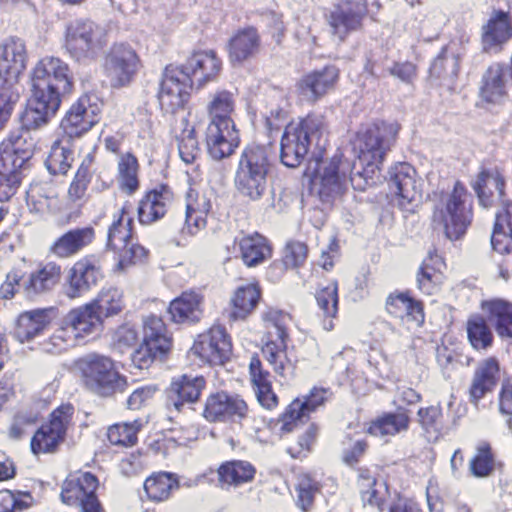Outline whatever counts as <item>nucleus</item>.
<instances>
[{
	"mask_svg": "<svg viewBox=\"0 0 512 512\" xmlns=\"http://www.w3.org/2000/svg\"><path fill=\"white\" fill-rule=\"evenodd\" d=\"M107 31L88 19H75L66 26L65 48L78 62L93 60L107 45Z\"/></svg>",
	"mask_w": 512,
	"mask_h": 512,
	"instance_id": "obj_8",
	"label": "nucleus"
},
{
	"mask_svg": "<svg viewBox=\"0 0 512 512\" xmlns=\"http://www.w3.org/2000/svg\"><path fill=\"white\" fill-rule=\"evenodd\" d=\"M254 467L245 461L226 462L218 469L219 481L227 484L238 485L253 479Z\"/></svg>",
	"mask_w": 512,
	"mask_h": 512,
	"instance_id": "obj_57",
	"label": "nucleus"
},
{
	"mask_svg": "<svg viewBox=\"0 0 512 512\" xmlns=\"http://www.w3.org/2000/svg\"><path fill=\"white\" fill-rule=\"evenodd\" d=\"M261 38L256 28L239 29L228 42V57L232 65H241L260 51Z\"/></svg>",
	"mask_w": 512,
	"mask_h": 512,
	"instance_id": "obj_30",
	"label": "nucleus"
},
{
	"mask_svg": "<svg viewBox=\"0 0 512 512\" xmlns=\"http://www.w3.org/2000/svg\"><path fill=\"white\" fill-rule=\"evenodd\" d=\"M410 417L407 410L399 407L396 412H388L373 420L367 432L376 437L395 436L409 429Z\"/></svg>",
	"mask_w": 512,
	"mask_h": 512,
	"instance_id": "obj_41",
	"label": "nucleus"
},
{
	"mask_svg": "<svg viewBox=\"0 0 512 512\" xmlns=\"http://www.w3.org/2000/svg\"><path fill=\"white\" fill-rule=\"evenodd\" d=\"M22 276V294L29 300H36L50 293L58 284L61 278V267L54 262H49Z\"/></svg>",
	"mask_w": 512,
	"mask_h": 512,
	"instance_id": "obj_25",
	"label": "nucleus"
},
{
	"mask_svg": "<svg viewBox=\"0 0 512 512\" xmlns=\"http://www.w3.org/2000/svg\"><path fill=\"white\" fill-rule=\"evenodd\" d=\"M491 246L500 254L512 253V202L505 203L496 214Z\"/></svg>",
	"mask_w": 512,
	"mask_h": 512,
	"instance_id": "obj_40",
	"label": "nucleus"
},
{
	"mask_svg": "<svg viewBox=\"0 0 512 512\" xmlns=\"http://www.w3.org/2000/svg\"><path fill=\"white\" fill-rule=\"evenodd\" d=\"M481 309L488 316L490 325L498 337L512 345V302L504 299L482 301Z\"/></svg>",
	"mask_w": 512,
	"mask_h": 512,
	"instance_id": "obj_31",
	"label": "nucleus"
},
{
	"mask_svg": "<svg viewBox=\"0 0 512 512\" xmlns=\"http://www.w3.org/2000/svg\"><path fill=\"white\" fill-rule=\"evenodd\" d=\"M143 342L154 344L158 349L168 352L171 347V338L167 334L163 320L155 315H150L144 320Z\"/></svg>",
	"mask_w": 512,
	"mask_h": 512,
	"instance_id": "obj_53",
	"label": "nucleus"
},
{
	"mask_svg": "<svg viewBox=\"0 0 512 512\" xmlns=\"http://www.w3.org/2000/svg\"><path fill=\"white\" fill-rule=\"evenodd\" d=\"M240 143L235 126L208 124L206 130L207 152L211 158L220 161L231 156Z\"/></svg>",
	"mask_w": 512,
	"mask_h": 512,
	"instance_id": "obj_27",
	"label": "nucleus"
},
{
	"mask_svg": "<svg viewBox=\"0 0 512 512\" xmlns=\"http://www.w3.org/2000/svg\"><path fill=\"white\" fill-rule=\"evenodd\" d=\"M357 484L364 504L378 507L381 506L383 500V493L381 489L385 487V484L383 482H378L369 469H359Z\"/></svg>",
	"mask_w": 512,
	"mask_h": 512,
	"instance_id": "obj_54",
	"label": "nucleus"
},
{
	"mask_svg": "<svg viewBox=\"0 0 512 512\" xmlns=\"http://www.w3.org/2000/svg\"><path fill=\"white\" fill-rule=\"evenodd\" d=\"M94 157L88 154L79 166L72 183L70 184L68 195L72 201H78L85 197L88 185L93 176Z\"/></svg>",
	"mask_w": 512,
	"mask_h": 512,
	"instance_id": "obj_61",
	"label": "nucleus"
},
{
	"mask_svg": "<svg viewBox=\"0 0 512 512\" xmlns=\"http://www.w3.org/2000/svg\"><path fill=\"white\" fill-rule=\"evenodd\" d=\"M206 386L203 376L182 375L174 379L167 390L166 406L171 412H181L185 405L195 403Z\"/></svg>",
	"mask_w": 512,
	"mask_h": 512,
	"instance_id": "obj_24",
	"label": "nucleus"
},
{
	"mask_svg": "<svg viewBox=\"0 0 512 512\" xmlns=\"http://www.w3.org/2000/svg\"><path fill=\"white\" fill-rule=\"evenodd\" d=\"M356 163L336 153L329 160H316L311 189L324 204H332L347 191Z\"/></svg>",
	"mask_w": 512,
	"mask_h": 512,
	"instance_id": "obj_6",
	"label": "nucleus"
},
{
	"mask_svg": "<svg viewBox=\"0 0 512 512\" xmlns=\"http://www.w3.org/2000/svg\"><path fill=\"white\" fill-rule=\"evenodd\" d=\"M271 167L268 147L254 144L246 146L240 154L234 175V187L238 195L252 202L261 200L268 188Z\"/></svg>",
	"mask_w": 512,
	"mask_h": 512,
	"instance_id": "obj_2",
	"label": "nucleus"
},
{
	"mask_svg": "<svg viewBox=\"0 0 512 512\" xmlns=\"http://www.w3.org/2000/svg\"><path fill=\"white\" fill-rule=\"evenodd\" d=\"M125 213V207H123L118 218L110 225L106 244L108 249L117 254V265L120 269L141 262L147 256V250L143 246L132 243V219H124Z\"/></svg>",
	"mask_w": 512,
	"mask_h": 512,
	"instance_id": "obj_11",
	"label": "nucleus"
},
{
	"mask_svg": "<svg viewBox=\"0 0 512 512\" xmlns=\"http://www.w3.org/2000/svg\"><path fill=\"white\" fill-rule=\"evenodd\" d=\"M509 74L507 66L502 63H493L482 76L480 95L483 100L498 103L505 95Z\"/></svg>",
	"mask_w": 512,
	"mask_h": 512,
	"instance_id": "obj_37",
	"label": "nucleus"
},
{
	"mask_svg": "<svg viewBox=\"0 0 512 512\" xmlns=\"http://www.w3.org/2000/svg\"><path fill=\"white\" fill-rule=\"evenodd\" d=\"M473 188L483 207H490L494 202V193L502 199L505 195V180L497 168L482 169Z\"/></svg>",
	"mask_w": 512,
	"mask_h": 512,
	"instance_id": "obj_38",
	"label": "nucleus"
},
{
	"mask_svg": "<svg viewBox=\"0 0 512 512\" xmlns=\"http://www.w3.org/2000/svg\"><path fill=\"white\" fill-rule=\"evenodd\" d=\"M211 209V204L206 198H202L196 203L186 205L184 224L181 227V233L184 235H195L206 226V215Z\"/></svg>",
	"mask_w": 512,
	"mask_h": 512,
	"instance_id": "obj_51",
	"label": "nucleus"
},
{
	"mask_svg": "<svg viewBox=\"0 0 512 512\" xmlns=\"http://www.w3.org/2000/svg\"><path fill=\"white\" fill-rule=\"evenodd\" d=\"M74 161V153L62 141H55L45 161L48 171L52 175H65Z\"/></svg>",
	"mask_w": 512,
	"mask_h": 512,
	"instance_id": "obj_56",
	"label": "nucleus"
},
{
	"mask_svg": "<svg viewBox=\"0 0 512 512\" xmlns=\"http://www.w3.org/2000/svg\"><path fill=\"white\" fill-rule=\"evenodd\" d=\"M26 48L19 38L0 46V130L9 119L19 92L14 88L26 67Z\"/></svg>",
	"mask_w": 512,
	"mask_h": 512,
	"instance_id": "obj_4",
	"label": "nucleus"
},
{
	"mask_svg": "<svg viewBox=\"0 0 512 512\" xmlns=\"http://www.w3.org/2000/svg\"><path fill=\"white\" fill-rule=\"evenodd\" d=\"M55 317L53 307L25 311L17 319L14 335L21 343L31 341L42 335Z\"/></svg>",
	"mask_w": 512,
	"mask_h": 512,
	"instance_id": "obj_28",
	"label": "nucleus"
},
{
	"mask_svg": "<svg viewBox=\"0 0 512 512\" xmlns=\"http://www.w3.org/2000/svg\"><path fill=\"white\" fill-rule=\"evenodd\" d=\"M78 365L86 387L99 396H114L124 393L128 388L127 378L116 370L109 357L88 354L78 361Z\"/></svg>",
	"mask_w": 512,
	"mask_h": 512,
	"instance_id": "obj_7",
	"label": "nucleus"
},
{
	"mask_svg": "<svg viewBox=\"0 0 512 512\" xmlns=\"http://www.w3.org/2000/svg\"><path fill=\"white\" fill-rule=\"evenodd\" d=\"M316 302L324 316L323 327L326 331L333 329V318L338 312V285L336 281L331 282L326 287L317 290L315 294Z\"/></svg>",
	"mask_w": 512,
	"mask_h": 512,
	"instance_id": "obj_50",
	"label": "nucleus"
},
{
	"mask_svg": "<svg viewBox=\"0 0 512 512\" xmlns=\"http://www.w3.org/2000/svg\"><path fill=\"white\" fill-rule=\"evenodd\" d=\"M175 67L182 71L183 75L189 76L193 86L201 88L206 83L216 80L222 62L214 50H203L194 52L185 64Z\"/></svg>",
	"mask_w": 512,
	"mask_h": 512,
	"instance_id": "obj_21",
	"label": "nucleus"
},
{
	"mask_svg": "<svg viewBox=\"0 0 512 512\" xmlns=\"http://www.w3.org/2000/svg\"><path fill=\"white\" fill-rule=\"evenodd\" d=\"M325 393L324 389L314 388L304 401L294 400L282 415L281 431L289 433L302 424L304 418H308L309 413L324 403Z\"/></svg>",
	"mask_w": 512,
	"mask_h": 512,
	"instance_id": "obj_32",
	"label": "nucleus"
},
{
	"mask_svg": "<svg viewBox=\"0 0 512 512\" xmlns=\"http://www.w3.org/2000/svg\"><path fill=\"white\" fill-rule=\"evenodd\" d=\"M366 13V4L360 0H346L335 5L328 16L333 35L342 42L362 25Z\"/></svg>",
	"mask_w": 512,
	"mask_h": 512,
	"instance_id": "obj_20",
	"label": "nucleus"
},
{
	"mask_svg": "<svg viewBox=\"0 0 512 512\" xmlns=\"http://www.w3.org/2000/svg\"><path fill=\"white\" fill-rule=\"evenodd\" d=\"M102 277L100 267L94 262L80 260L69 271L65 294L71 299L81 297L95 287Z\"/></svg>",
	"mask_w": 512,
	"mask_h": 512,
	"instance_id": "obj_26",
	"label": "nucleus"
},
{
	"mask_svg": "<svg viewBox=\"0 0 512 512\" xmlns=\"http://www.w3.org/2000/svg\"><path fill=\"white\" fill-rule=\"evenodd\" d=\"M239 247L242 260L248 267L257 266L272 255V248L268 240L259 233L242 237Z\"/></svg>",
	"mask_w": 512,
	"mask_h": 512,
	"instance_id": "obj_42",
	"label": "nucleus"
},
{
	"mask_svg": "<svg viewBox=\"0 0 512 512\" xmlns=\"http://www.w3.org/2000/svg\"><path fill=\"white\" fill-rule=\"evenodd\" d=\"M260 297V289L255 284L239 287L232 299L233 310L229 313V318L245 319L256 308Z\"/></svg>",
	"mask_w": 512,
	"mask_h": 512,
	"instance_id": "obj_48",
	"label": "nucleus"
},
{
	"mask_svg": "<svg viewBox=\"0 0 512 512\" xmlns=\"http://www.w3.org/2000/svg\"><path fill=\"white\" fill-rule=\"evenodd\" d=\"M470 195L465 186L456 181L451 193L442 197L435 205L433 223L441 226L445 236L451 240L460 239L472 222Z\"/></svg>",
	"mask_w": 512,
	"mask_h": 512,
	"instance_id": "obj_5",
	"label": "nucleus"
},
{
	"mask_svg": "<svg viewBox=\"0 0 512 512\" xmlns=\"http://www.w3.org/2000/svg\"><path fill=\"white\" fill-rule=\"evenodd\" d=\"M173 198L172 190L166 185L147 192L138 205L139 222L148 225L164 217Z\"/></svg>",
	"mask_w": 512,
	"mask_h": 512,
	"instance_id": "obj_29",
	"label": "nucleus"
},
{
	"mask_svg": "<svg viewBox=\"0 0 512 512\" xmlns=\"http://www.w3.org/2000/svg\"><path fill=\"white\" fill-rule=\"evenodd\" d=\"M73 412L71 404L61 405L52 412L50 422L42 425L31 440V450L34 454L55 450L65 437Z\"/></svg>",
	"mask_w": 512,
	"mask_h": 512,
	"instance_id": "obj_17",
	"label": "nucleus"
},
{
	"mask_svg": "<svg viewBox=\"0 0 512 512\" xmlns=\"http://www.w3.org/2000/svg\"><path fill=\"white\" fill-rule=\"evenodd\" d=\"M327 127L324 117L310 114L299 123H289L285 126L280 143V160L290 168L298 167L309 147L315 143L319 149H324L327 139Z\"/></svg>",
	"mask_w": 512,
	"mask_h": 512,
	"instance_id": "obj_3",
	"label": "nucleus"
},
{
	"mask_svg": "<svg viewBox=\"0 0 512 512\" xmlns=\"http://www.w3.org/2000/svg\"><path fill=\"white\" fill-rule=\"evenodd\" d=\"M180 124L183 129L181 134L177 136L179 155L186 164H191L200 154L199 144L194 128H188L189 123L186 116L181 117Z\"/></svg>",
	"mask_w": 512,
	"mask_h": 512,
	"instance_id": "obj_60",
	"label": "nucleus"
},
{
	"mask_svg": "<svg viewBox=\"0 0 512 512\" xmlns=\"http://www.w3.org/2000/svg\"><path fill=\"white\" fill-rule=\"evenodd\" d=\"M1 143L12 150L13 153L21 155L23 159H28L29 161L33 157L36 147V141L31 135V131L22 126L10 132L8 137Z\"/></svg>",
	"mask_w": 512,
	"mask_h": 512,
	"instance_id": "obj_59",
	"label": "nucleus"
},
{
	"mask_svg": "<svg viewBox=\"0 0 512 512\" xmlns=\"http://www.w3.org/2000/svg\"><path fill=\"white\" fill-rule=\"evenodd\" d=\"M193 88L189 76L173 65H168L163 73L158 93L159 104L163 112L175 114L187 103Z\"/></svg>",
	"mask_w": 512,
	"mask_h": 512,
	"instance_id": "obj_13",
	"label": "nucleus"
},
{
	"mask_svg": "<svg viewBox=\"0 0 512 512\" xmlns=\"http://www.w3.org/2000/svg\"><path fill=\"white\" fill-rule=\"evenodd\" d=\"M235 99L233 93L227 90L215 92L207 106L210 123L217 125L235 126L231 118L234 111Z\"/></svg>",
	"mask_w": 512,
	"mask_h": 512,
	"instance_id": "obj_45",
	"label": "nucleus"
},
{
	"mask_svg": "<svg viewBox=\"0 0 512 512\" xmlns=\"http://www.w3.org/2000/svg\"><path fill=\"white\" fill-rule=\"evenodd\" d=\"M248 415V405L242 398L223 391L211 394L203 411L204 418L209 422L241 423Z\"/></svg>",
	"mask_w": 512,
	"mask_h": 512,
	"instance_id": "obj_18",
	"label": "nucleus"
},
{
	"mask_svg": "<svg viewBox=\"0 0 512 512\" xmlns=\"http://www.w3.org/2000/svg\"><path fill=\"white\" fill-rule=\"evenodd\" d=\"M179 488L178 477L170 472H158L144 482V490L151 501L162 502Z\"/></svg>",
	"mask_w": 512,
	"mask_h": 512,
	"instance_id": "obj_44",
	"label": "nucleus"
},
{
	"mask_svg": "<svg viewBox=\"0 0 512 512\" xmlns=\"http://www.w3.org/2000/svg\"><path fill=\"white\" fill-rule=\"evenodd\" d=\"M139 64V58L131 46L124 43L113 45L105 58V72L111 86L122 88L129 85Z\"/></svg>",
	"mask_w": 512,
	"mask_h": 512,
	"instance_id": "obj_14",
	"label": "nucleus"
},
{
	"mask_svg": "<svg viewBox=\"0 0 512 512\" xmlns=\"http://www.w3.org/2000/svg\"><path fill=\"white\" fill-rule=\"evenodd\" d=\"M360 170L355 173L352 171L350 176V184L355 190L364 191L367 186L374 185L379 180L380 165L383 161L368 159L361 161L358 159Z\"/></svg>",
	"mask_w": 512,
	"mask_h": 512,
	"instance_id": "obj_62",
	"label": "nucleus"
},
{
	"mask_svg": "<svg viewBox=\"0 0 512 512\" xmlns=\"http://www.w3.org/2000/svg\"><path fill=\"white\" fill-rule=\"evenodd\" d=\"M141 424L138 421L133 423L115 424L109 427L107 438L112 445L124 447L133 446L137 442V433Z\"/></svg>",
	"mask_w": 512,
	"mask_h": 512,
	"instance_id": "obj_63",
	"label": "nucleus"
},
{
	"mask_svg": "<svg viewBox=\"0 0 512 512\" xmlns=\"http://www.w3.org/2000/svg\"><path fill=\"white\" fill-rule=\"evenodd\" d=\"M56 196L57 193L50 184L34 183L27 191V204L31 211L43 214L51 210Z\"/></svg>",
	"mask_w": 512,
	"mask_h": 512,
	"instance_id": "obj_55",
	"label": "nucleus"
},
{
	"mask_svg": "<svg viewBox=\"0 0 512 512\" xmlns=\"http://www.w3.org/2000/svg\"><path fill=\"white\" fill-rule=\"evenodd\" d=\"M386 310L398 318H410L422 323L424 321L423 305L412 298L408 292L390 294L386 300Z\"/></svg>",
	"mask_w": 512,
	"mask_h": 512,
	"instance_id": "obj_43",
	"label": "nucleus"
},
{
	"mask_svg": "<svg viewBox=\"0 0 512 512\" xmlns=\"http://www.w3.org/2000/svg\"><path fill=\"white\" fill-rule=\"evenodd\" d=\"M103 318L91 303L72 310L66 318L72 327L74 337L99 334L103 327Z\"/></svg>",
	"mask_w": 512,
	"mask_h": 512,
	"instance_id": "obj_39",
	"label": "nucleus"
},
{
	"mask_svg": "<svg viewBox=\"0 0 512 512\" xmlns=\"http://www.w3.org/2000/svg\"><path fill=\"white\" fill-rule=\"evenodd\" d=\"M339 78V69L327 65L304 75L296 84L299 94L309 102H316L332 90Z\"/></svg>",
	"mask_w": 512,
	"mask_h": 512,
	"instance_id": "obj_23",
	"label": "nucleus"
},
{
	"mask_svg": "<svg viewBox=\"0 0 512 512\" xmlns=\"http://www.w3.org/2000/svg\"><path fill=\"white\" fill-rule=\"evenodd\" d=\"M510 25L503 12L488 21L482 29V46L485 52L496 50L510 38Z\"/></svg>",
	"mask_w": 512,
	"mask_h": 512,
	"instance_id": "obj_47",
	"label": "nucleus"
},
{
	"mask_svg": "<svg viewBox=\"0 0 512 512\" xmlns=\"http://www.w3.org/2000/svg\"><path fill=\"white\" fill-rule=\"evenodd\" d=\"M100 111L97 96L85 94L70 107L61 121V128L69 138L80 137L98 123Z\"/></svg>",
	"mask_w": 512,
	"mask_h": 512,
	"instance_id": "obj_15",
	"label": "nucleus"
},
{
	"mask_svg": "<svg viewBox=\"0 0 512 512\" xmlns=\"http://www.w3.org/2000/svg\"><path fill=\"white\" fill-rule=\"evenodd\" d=\"M499 380V363L493 358L483 360L475 369L469 388V399L474 405L492 392Z\"/></svg>",
	"mask_w": 512,
	"mask_h": 512,
	"instance_id": "obj_33",
	"label": "nucleus"
},
{
	"mask_svg": "<svg viewBox=\"0 0 512 512\" xmlns=\"http://www.w3.org/2000/svg\"><path fill=\"white\" fill-rule=\"evenodd\" d=\"M73 88L69 67L59 58L40 60L31 75V97L21 115V126L32 131L47 125L58 111L62 96Z\"/></svg>",
	"mask_w": 512,
	"mask_h": 512,
	"instance_id": "obj_1",
	"label": "nucleus"
},
{
	"mask_svg": "<svg viewBox=\"0 0 512 512\" xmlns=\"http://www.w3.org/2000/svg\"><path fill=\"white\" fill-rule=\"evenodd\" d=\"M99 482L90 472L67 478L61 491V500L68 505L78 504L80 512H105L96 490Z\"/></svg>",
	"mask_w": 512,
	"mask_h": 512,
	"instance_id": "obj_12",
	"label": "nucleus"
},
{
	"mask_svg": "<svg viewBox=\"0 0 512 512\" xmlns=\"http://www.w3.org/2000/svg\"><path fill=\"white\" fill-rule=\"evenodd\" d=\"M469 469L471 474L478 478L487 477L492 473L494 457L487 442H482L477 446V454L471 459Z\"/></svg>",
	"mask_w": 512,
	"mask_h": 512,
	"instance_id": "obj_64",
	"label": "nucleus"
},
{
	"mask_svg": "<svg viewBox=\"0 0 512 512\" xmlns=\"http://www.w3.org/2000/svg\"><path fill=\"white\" fill-rule=\"evenodd\" d=\"M460 54L443 47L429 69V79L435 86H450L458 75Z\"/></svg>",
	"mask_w": 512,
	"mask_h": 512,
	"instance_id": "obj_36",
	"label": "nucleus"
},
{
	"mask_svg": "<svg viewBox=\"0 0 512 512\" xmlns=\"http://www.w3.org/2000/svg\"><path fill=\"white\" fill-rule=\"evenodd\" d=\"M388 185L398 196V205L403 210L413 211L414 205L421 200V184L415 168L409 163L400 162L390 168Z\"/></svg>",
	"mask_w": 512,
	"mask_h": 512,
	"instance_id": "obj_16",
	"label": "nucleus"
},
{
	"mask_svg": "<svg viewBox=\"0 0 512 512\" xmlns=\"http://www.w3.org/2000/svg\"><path fill=\"white\" fill-rule=\"evenodd\" d=\"M441 264V258L436 254L429 252L428 257L424 259L420 266L417 275L416 282L418 289L424 294L431 295L437 288V284L440 282L439 267Z\"/></svg>",
	"mask_w": 512,
	"mask_h": 512,
	"instance_id": "obj_49",
	"label": "nucleus"
},
{
	"mask_svg": "<svg viewBox=\"0 0 512 512\" xmlns=\"http://www.w3.org/2000/svg\"><path fill=\"white\" fill-rule=\"evenodd\" d=\"M137 172V158L131 153L123 154L118 162V181L122 191L132 194L138 189Z\"/></svg>",
	"mask_w": 512,
	"mask_h": 512,
	"instance_id": "obj_58",
	"label": "nucleus"
},
{
	"mask_svg": "<svg viewBox=\"0 0 512 512\" xmlns=\"http://www.w3.org/2000/svg\"><path fill=\"white\" fill-rule=\"evenodd\" d=\"M399 125L395 123H374L358 131L353 148L358 159L383 161L386 152L395 143Z\"/></svg>",
	"mask_w": 512,
	"mask_h": 512,
	"instance_id": "obj_10",
	"label": "nucleus"
},
{
	"mask_svg": "<svg viewBox=\"0 0 512 512\" xmlns=\"http://www.w3.org/2000/svg\"><path fill=\"white\" fill-rule=\"evenodd\" d=\"M192 350L202 360L212 365H222L230 357L232 344L225 328L216 325L198 336Z\"/></svg>",
	"mask_w": 512,
	"mask_h": 512,
	"instance_id": "obj_19",
	"label": "nucleus"
},
{
	"mask_svg": "<svg viewBox=\"0 0 512 512\" xmlns=\"http://www.w3.org/2000/svg\"><path fill=\"white\" fill-rule=\"evenodd\" d=\"M29 165L28 159L13 153L0 144V201L9 200L16 192L22 179V172Z\"/></svg>",
	"mask_w": 512,
	"mask_h": 512,
	"instance_id": "obj_22",
	"label": "nucleus"
},
{
	"mask_svg": "<svg viewBox=\"0 0 512 512\" xmlns=\"http://www.w3.org/2000/svg\"><path fill=\"white\" fill-rule=\"evenodd\" d=\"M94 239L95 230L91 226L71 229L52 244L50 252L61 258L71 257L90 245Z\"/></svg>",
	"mask_w": 512,
	"mask_h": 512,
	"instance_id": "obj_35",
	"label": "nucleus"
},
{
	"mask_svg": "<svg viewBox=\"0 0 512 512\" xmlns=\"http://www.w3.org/2000/svg\"><path fill=\"white\" fill-rule=\"evenodd\" d=\"M90 303L97 309L103 319L109 318L123 310V293L115 287L103 288Z\"/></svg>",
	"mask_w": 512,
	"mask_h": 512,
	"instance_id": "obj_52",
	"label": "nucleus"
},
{
	"mask_svg": "<svg viewBox=\"0 0 512 512\" xmlns=\"http://www.w3.org/2000/svg\"><path fill=\"white\" fill-rule=\"evenodd\" d=\"M492 326L486 318L480 314L471 315L466 323V331L469 343L475 350H487L492 347L494 335Z\"/></svg>",
	"mask_w": 512,
	"mask_h": 512,
	"instance_id": "obj_46",
	"label": "nucleus"
},
{
	"mask_svg": "<svg viewBox=\"0 0 512 512\" xmlns=\"http://www.w3.org/2000/svg\"><path fill=\"white\" fill-rule=\"evenodd\" d=\"M203 297L196 292H183L170 302L171 320L179 324H194L203 316Z\"/></svg>",
	"mask_w": 512,
	"mask_h": 512,
	"instance_id": "obj_34",
	"label": "nucleus"
},
{
	"mask_svg": "<svg viewBox=\"0 0 512 512\" xmlns=\"http://www.w3.org/2000/svg\"><path fill=\"white\" fill-rule=\"evenodd\" d=\"M286 319L287 315L279 311L268 314L271 328L268 331V341L262 347L263 357L273 367L275 373L282 377L292 375L295 369V361L287 353Z\"/></svg>",
	"mask_w": 512,
	"mask_h": 512,
	"instance_id": "obj_9",
	"label": "nucleus"
}]
</instances>
